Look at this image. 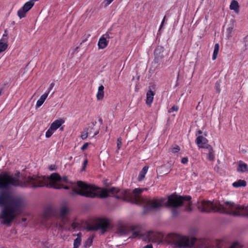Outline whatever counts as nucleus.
Wrapping results in <instances>:
<instances>
[{"mask_svg": "<svg viewBox=\"0 0 248 248\" xmlns=\"http://www.w3.org/2000/svg\"><path fill=\"white\" fill-rule=\"evenodd\" d=\"M229 248H242V246L238 242H234Z\"/></svg>", "mask_w": 248, "mask_h": 248, "instance_id": "obj_31", "label": "nucleus"}, {"mask_svg": "<svg viewBox=\"0 0 248 248\" xmlns=\"http://www.w3.org/2000/svg\"><path fill=\"white\" fill-rule=\"evenodd\" d=\"M208 154V159L210 161H213L215 159L214 151L213 150V151H212V152H209Z\"/></svg>", "mask_w": 248, "mask_h": 248, "instance_id": "obj_33", "label": "nucleus"}, {"mask_svg": "<svg viewBox=\"0 0 248 248\" xmlns=\"http://www.w3.org/2000/svg\"><path fill=\"white\" fill-rule=\"evenodd\" d=\"M198 208L201 212H217L234 216L248 217V206H241L230 202L221 204L218 201L211 202L203 201L198 203Z\"/></svg>", "mask_w": 248, "mask_h": 248, "instance_id": "obj_2", "label": "nucleus"}, {"mask_svg": "<svg viewBox=\"0 0 248 248\" xmlns=\"http://www.w3.org/2000/svg\"><path fill=\"white\" fill-rule=\"evenodd\" d=\"M180 150V148L178 145H175V147L170 149V151L173 153H177Z\"/></svg>", "mask_w": 248, "mask_h": 248, "instance_id": "obj_32", "label": "nucleus"}, {"mask_svg": "<svg viewBox=\"0 0 248 248\" xmlns=\"http://www.w3.org/2000/svg\"><path fill=\"white\" fill-rule=\"evenodd\" d=\"M148 168L149 167L147 166H145L142 168L141 170L140 171L138 178L139 181H141L144 178L145 174L148 171Z\"/></svg>", "mask_w": 248, "mask_h": 248, "instance_id": "obj_19", "label": "nucleus"}, {"mask_svg": "<svg viewBox=\"0 0 248 248\" xmlns=\"http://www.w3.org/2000/svg\"><path fill=\"white\" fill-rule=\"evenodd\" d=\"M238 8L239 4L238 2L236 0H232L230 5V9L231 10H233L235 11H236L238 10Z\"/></svg>", "mask_w": 248, "mask_h": 248, "instance_id": "obj_24", "label": "nucleus"}, {"mask_svg": "<svg viewBox=\"0 0 248 248\" xmlns=\"http://www.w3.org/2000/svg\"><path fill=\"white\" fill-rule=\"evenodd\" d=\"M130 228H133V230L130 232V233H132V235L130 238H135L139 237L140 238L141 232L139 230V228H138V227L134 226H130Z\"/></svg>", "mask_w": 248, "mask_h": 248, "instance_id": "obj_17", "label": "nucleus"}, {"mask_svg": "<svg viewBox=\"0 0 248 248\" xmlns=\"http://www.w3.org/2000/svg\"><path fill=\"white\" fill-rule=\"evenodd\" d=\"M164 49L162 46H158L154 52L155 61L159 63L162 61L164 57Z\"/></svg>", "mask_w": 248, "mask_h": 248, "instance_id": "obj_9", "label": "nucleus"}, {"mask_svg": "<svg viewBox=\"0 0 248 248\" xmlns=\"http://www.w3.org/2000/svg\"><path fill=\"white\" fill-rule=\"evenodd\" d=\"M93 242V236H90L84 242V246L85 248L90 247Z\"/></svg>", "mask_w": 248, "mask_h": 248, "instance_id": "obj_27", "label": "nucleus"}, {"mask_svg": "<svg viewBox=\"0 0 248 248\" xmlns=\"http://www.w3.org/2000/svg\"><path fill=\"white\" fill-rule=\"evenodd\" d=\"M219 46L218 44H215V46H214V52H213V56H212V59L213 60H215L217 59V54L219 51Z\"/></svg>", "mask_w": 248, "mask_h": 248, "instance_id": "obj_25", "label": "nucleus"}, {"mask_svg": "<svg viewBox=\"0 0 248 248\" xmlns=\"http://www.w3.org/2000/svg\"><path fill=\"white\" fill-rule=\"evenodd\" d=\"M248 38V35L245 37V38Z\"/></svg>", "mask_w": 248, "mask_h": 248, "instance_id": "obj_59", "label": "nucleus"}, {"mask_svg": "<svg viewBox=\"0 0 248 248\" xmlns=\"http://www.w3.org/2000/svg\"><path fill=\"white\" fill-rule=\"evenodd\" d=\"M153 89H155V85L152 86Z\"/></svg>", "mask_w": 248, "mask_h": 248, "instance_id": "obj_56", "label": "nucleus"}, {"mask_svg": "<svg viewBox=\"0 0 248 248\" xmlns=\"http://www.w3.org/2000/svg\"><path fill=\"white\" fill-rule=\"evenodd\" d=\"M104 87L103 85H100L98 89V92L96 94V98L98 100H101L104 96Z\"/></svg>", "mask_w": 248, "mask_h": 248, "instance_id": "obj_18", "label": "nucleus"}, {"mask_svg": "<svg viewBox=\"0 0 248 248\" xmlns=\"http://www.w3.org/2000/svg\"><path fill=\"white\" fill-rule=\"evenodd\" d=\"M117 141V149L119 150L121 148L122 145V139H121V138H118Z\"/></svg>", "mask_w": 248, "mask_h": 248, "instance_id": "obj_36", "label": "nucleus"}, {"mask_svg": "<svg viewBox=\"0 0 248 248\" xmlns=\"http://www.w3.org/2000/svg\"><path fill=\"white\" fill-rule=\"evenodd\" d=\"M49 169L50 170H53L55 169V166L54 165H51L49 167Z\"/></svg>", "mask_w": 248, "mask_h": 248, "instance_id": "obj_44", "label": "nucleus"}, {"mask_svg": "<svg viewBox=\"0 0 248 248\" xmlns=\"http://www.w3.org/2000/svg\"><path fill=\"white\" fill-rule=\"evenodd\" d=\"M34 0H30L25 3L22 7L25 10V12H28L34 5Z\"/></svg>", "mask_w": 248, "mask_h": 248, "instance_id": "obj_21", "label": "nucleus"}, {"mask_svg": "<svg viewBox=\"0 0 248 248\" xmlns=\"http://www.w3.org/2000/svg\"><path fill=\"white\" fill-rule=\"evenodd\" d=\"M248 170V166L246 163H240L237 168L238 171L245 172Z\"/></svg>", "mask_w": 248, "mask_h": 248, "instance_id": "obj_23", "label": "nucleus"}, {"mask_svg": "<svg viewBox=\"0 0 248 248\" xmlns=\"http://www.w3.org/2000/svg\"><path fill=\"white\" fill-rule=\"evenodd\" d=\"M60 182L70 184L72 189L70 194L71 195L77 194L81 196L93 198L99 197L107 198L109 196H115L120 192L119 189L115 187L101 188L94 185H88L81 181L77 183L68 181L66 176L62 177L57 173H53L49 176L33 175L25 179L24 181L19 180L17 177H15L9 172H3L0 174V219L1 223L8 226L11 225L15 218L23 212L25 202L20 198H11L9 190L13 186L27 187L32 188L43 187L55 189H61L62 185Z\"/></svg>", "mask_w": 248, "mask_h": 248, "instance_id": "obj_1", "label": "nucleus"}, {"mask_svg": "<svg viewBox=\"0 0 248 248\" xmlns=\"http://www.w3.org/2000/svg\"><path fill=\"white\" fill-rule=\"evenodd\" d=\"M166 16H165L163 19V20L161 22V25H160V29L159 30V31L161 30V29L162 28L163 25H164V22H165V19H166Z\"/></svg>", "mask_w": 248, "mask_h": 248, "instance_id": "obj_43", "label": "nucleus"}, {"mask_svg": "<svg viewBox=\"0 0 248 248\" xmlns=\"http://www.w3.org/2000/svg\"><path fill=\"white\" fill-rule=\"evenodd\" d=\"M48 96V93H45L42 95L41 96L40 98L39 99V100L37 101L36 104V108H38L41 107L45 101L46 100V98H47Z\"/></svg>", "mask_w": 248, "mask_h": 248, "instance_id": "obj_20", "label": "nucleus"}, {"mask_svg": "<svg viewBox=\"0 0 248 248\" xmlns=\"http://www.w3.org/2000/svg\"><path fill=\"white\" fill-rule=\"evenodd\" d=\"M155 94V93L151 90L150 88V89L146 93V103L147 105L150 106L152 103L153 102L154 99V96Z\"/></svg>", "mask_w": 248, "mask_h": 248, "instance_id": "obj_16", "label": "nucleus"}, {"mask_svg": "<svg viewBox=\"0 0 248 248\" xmlns=\"http://www.w3.org/2000/svg\"><path fill=\"white\" fill-rule=\"evenodd\" d=\"M88 145H89V143H87V142L85 143L82 145V146L81 147V150L82 151H84V150H85L87 148V147H88Z\"/></svg>", "mask_w": 248, "mask_h": 248, "instance_id": "obj_41", "label": "nucleus"}, {"mask_svg": "<svg viewBox=\"0 0 248 248\" xmlns=\"http://www.w3.org/2000/svg\"><path fill=\"white\" fill-rule=\"evenodd\" d=\"M202 148L206 149L207 150V151L208 152V153L209 152H212L213 150L212 147L208 144H207L205 145H204V147H202Z\"/></svg>", "mask_w": 248, "mask_h": 248, "instance_id": "obj_34", "label": "nucleus"}, {"mask_svg": "<svg viewBox=\"0 0 248 248\" xmlns=\"http://www.w3.org/2000/svg\"><path fill=\"white\" fill-rule=\"evenodd\" d=\"M191 197L189 196H181L173 194L168 197L167 202V206L172 208V216L174 217H177L179 214L178 208L184 205L185 210L187 212H191Z\"/></svg>", "mask_w": 248, "mask_h": 248, "instance_id": "obj_5", "label": "nucleus"}, {"mask_svg": "<svg viewBox=\"0 0 248 248\" xmlns=\"http://www.w3.org/2000/svg\"><path fill=\"white\" fill-rule=\"evenodd\" d=\"M143 248H153L152 244H148L143 247Z\"/></svg>", "mask_w": 248, "mask_h": 248, "instance_id": "obj_46", "label": "nucleus"}, {"mask_svg": "<svg viewBox=\"0 0 248 248\" xmlns=\"http://www.w3.org/2000/svg\"><path fill=\"white\" fill-rule=\"evenodd\" d=\"M70 227H69V228L68 229V230H70Z\"/></svg>", "mask_w": 248, "mask_h": 248, "instance_id": "obj_60", "label": "nucleus"}, {"mask_svg": "<svg viewBox=\"0 0 248 248\" xmlns=\"http://www.w3.org/2000/svg\"><path fill=\"white\" fill-rule=\"evenodd\" d=\"M62 188H63L64 189H69L70 187L68 186H63L62 185Z\"/></svg>", "mask_w": 248, "mask_h": 248, "instance_id": "obj_49", "label": "nucleus"}, {"mask_svg": "<svg viewBox=\"0 0 248 248\" xmlns=\"http://www.w3.org/2000/svg\"><path fill=\"white\" fill-rule=\"evenodd\" d=\"M165 240L167 244L173 245L175 248H203L205 246L203 239L176 233L168 234Z\"/></svg>", "mask_w": 248, "mask_h": 248, "instance_id": "obj_4", "label": "nucleus"}, {"mask_svg": "<svg viewBox=\"0 0 248 248\" xmlns=\"http://www.w3.org/2000/svg\"><path fill=\"white\" fill-rule=\"evenodd\" d=\"M99 121H100V122H101V123L102 122V120L101 119H100Z\"/></svg>", "mask_w": 248, "mask_h": 248, "instance_id": "obj_57", "label": "nucleus"}, {"mask_svg": "<svg viewBox=\"0 0 248 248\" xmlns=\"http://www.w3.org/2000/svg\"><path fill=\"white\" fill-rule=\"evenodd\" d=\"M77 238H81V236H82V234H81V232H79L78 234H77Z\"/></svg>", "mask_w": 248, "mask_h": 248, "instance_id": "obj_50", "label": "nucleus"}, {"mask_svg": "<svg viewBox=\"0 0 248 248\" xmlns=\"http://www.w3.org/2000/svg\"><path fill=\"white\" fill-rule=\"evenodd\" d=\"M147 188H137L133 190L126 189L121 192L124 201L137 205L146 204V207L149 211H156L163 206L164 200L160 199H147L141 196V193Z\"/></svg>", "mask_w": 248, "mask_h": 248, "instance_id": "obj_3", "label": "nucleus"}, {"mask_svg": "<svg viewBox=\"0 0 248 248\" xmlns=\"http://www.w3.org/2000/svg\"><path fill=\"white\" fill-rule=\"evenodd\" d=\"M90 36V34H88V35H87V37H89V36Z\"/></svg>", "mask_w": 248, "mask_h": 248, "instance_id": "obj_58", "label": "nucleus"}, {"mask_svg": "<svg viewBox=\"0 0 248 248\" xmlns=\"http://www.w3.org/2000/svg\"><path fill=\"white\" fill-rule=\"evenodd\" d=\"M60 130L61 131H63V127H62H62H60Z\"/></svg>", "mask_w": 248, "mask_h": 248, "instance_id": "obj_53", "label": "nucleus"}, {"mask_svg": "<svg viewBox=\"0 0 248 248\" xmlns=\"http://www.w3.org/2000/svg\"><path fill=\"white\" fill-rule=\"evenodd\" d=\"M54 132H55V131L54 130H53L52 129H51V127H50L46 133V137L47 138H50L52 136V135L54 133Z\"/></svg>", "mask_w": 248, "mask_h": 248, "instance_id": "obj_30", "label": "nucleus"}, {"mask_svg": "<svg viewBox=\"0 0 248 248\" xmlns=\"http://www.w3.org/2000/svg\"><path fill=\"white\" fill-rule=\"evenodd\" d=\"M141 239L147 242H155L158 239V234L154 231H148L140 234Z\"/></svg>", "mask_w": 248, "mask_h": 248, "instance_id": "obj_8", "label": "nucleus"}, {"mask_svg": "<svg viewBox=\"0 0 248 248\" xmlns=\"http://www.w3.org/2000/svg\"><path fill=\"white\" fill-rule=\"evenodd\" d=\"M86 40H87V39H85L82 40V43L85 42V41H86Z\"/></svg>", "mask_w": 248, "mask_h": 248, "instance_id": "obj_54", "label": "nucleus"}, {"mask_svg": "<svg viewBox=\"0 0 248 248\" xmlns=\"http://www.w3.org/2000/svg\"><path fill=\"white\" fill-rule=\"evenodd\" d=\"M64 123V120L62 119H59L54 121L50 125L51 129L55 131Z\"/></svg>", "mask_w": 248, "mask_h": 248, "instance_id": "obj_15", "label": "nucleus"}, {"mask_svg": "<svg viewBox=\"0 0 248 248\" xmlns=\"http://www.w3.org/2000/svg\"><path fill=\"white\" fill-rule=\"evenodd\" d=\"M188 162V158L186 157H183L181 159V163L183 164H186Z\"/></svg>", "mask_w": 248, "mask_h": 248, "instance_id": "obj_42", "label": "nucleus"}, {"mask_svg": "<svg viewBox=\"0 0 248 248\" xmlns=\"http://www.w3.org/2000/svg\"><path fill=\"white\" fill-rule=\"evenodd\" d=\"M107 38H109L108 34H105L102 35L99 39L98 42V46L99 49H104L107 47L108 43V41L107 40Z\"/></svg>", "mask_w": 248, "mask_h": 248, "instance_id": "obj_13", "label": "nucleus"}, {"mask_svg": "<svg viewBox=\"0 0 248 248\" xmlns=\"http://www.w3.org/2000/svg\"><path fill=\"white\" fill-rule=\"evenodd\" d=\"M113 0H105V1L107 2V3H106L107 5L109 4Z\"/></svg>", "mask_w": 248, "mask_h": 248, "instance_id": "obj_48", "label": "nucleus"}, {"mask_svg": "<svg viewBox=\"0 0 248 248\" xmlns=\"http://www.w3.org/2000/svg\"><path fill=\"white\" fill-rule=\"evenodd\" d=\"M198 134L200 135V134H202V132L201 130H199L198 132H197Z\"/></svg>", "mask_w": 248, "mask_h": 248, "instance_id": "obj_51", "label": "nucleus"}, {"mask_svg": "<svg viewBox=\"0 0 248 248\" xmlns=\"http://www.w3.org/2000/svg\"><path fill=\"white\" fill-rule=\"evenodd\" d=\"M99 130L98 129L95 132H94L92 134V137H93L94 136L97 135L99 133Z\"/></svg>", "mask_w": 248, "mask_h": 248, "instance_id": "obj_47", "label": "nucleus"}, {"mask_svg": "<svg viewBox=\"0 0 248 248\" xmlns=\"http://www.w3.org/2000/svg\"><path fill=\"white\" fill-rule=\"evenodd\" d=\"M215 88L216 89L217 92L218 93L220 92V84L219 82H217L215 84Z\"/></svg>", "mask_w": 248, "mask_h": 248, "instance_id": "obj_37", "label": "nucleus"}, {"mask_svg": "<svg viewBox=\"0 0 248 248\" xmlns=\"http://www.w3.org/2000/svg\"><path fill=\"white\" fill-rule=\"evenodd\" d=\"M8 32L5 31L2 38L0 40V53L5 50L7 47Z\"/></svg>", "mask_w": 248, "mask_h": 248, "instance_id": "obj_12", "label": "nucleus"}, {"mask_svg": "<svg viewBox=\"0 0 248 248\" xmlns=\"http://www.w3.org/2000/svg\"><path fill=\"white\" fill-rule=\"evenodd\" d=\"M110 227L109 220L107 218H99L96 224L94 225L89 224L87 226V229L89 231H96L101 230V234H104Z\"/></svg>", "mask_w": 248, "mask_h": 248, "instance_id": "obj_7", "label": "nucleus"}, {"mask_svg": "<svg viewBox=\"0 0 248 248\" xmlns=\"http://www.w3.org/2000/svg\"><path fill=\"white\" fill-rule=\"evenodd\" d=\"M26 220H27V219L26 218L23 217V218H22V221H23V222H25Z\"/></svg>", "mask_w": 248, "mask_h": 248, "instance_id": "obj_52", "label": "nucleus"}, {"mask_svg": "<svg viewBox=\"0 0 248 248\" xmlns=\"http://www.w3.org/2000/svg\"><path fill=\"white\" fill-rule=\"evenodd\" d=\"M68 212V208L65 205L62 206L58 210H56V227H59L62 230H66L65 225L68 222V219L67 214Z\"/></svg>", "mask_w": 248, "mask_h": 248, "instance_id": "obj_6", "label": "nucleus"}, {"mask_svg": "<svg viewBox=\"0 0 248 248\" xmlns=\"http://www.w3.org/2000/svg\"><path fill=\"white\" fill-rule=\"evenodd\" d=\"M88 163V160L87 159H86L84 161V162H83V169H84V168L86 167V165Z\"/></svg>", "mask_w": 248, "mask_h": 248, "instance_id": "obj_45", "label": "nucleus"}, {"mask_svg": "<svg viewBox=\"0 0 248 248\" xmlns=\"http://www.w3.org/2000/svg\"><path fill=\"white\" fill-rule=\"evenodd\" d=\"M133 230V228L130 227L120 226H119L116 231V233L120 236L128 235L130 232Z\"/></svg>", "mask_w": 248, "mask_h": 248, "instance_id": "obj_11", "label": "nucleus"}, {"mask_svg": "<svg viewBox=\"0 0 248 248\" xmlns=\"http://www.w3.org/2000/svg\"><path fill=\"white\" fill-rule=\"evenodd\" d=\"M52 217L56 218V210L51 207L46 208L42 215L43 219L46 221Z\"/></svg>", "mask_w": 248, "mask_h": 248, "instance_id": "obj_10", "label": "nucleus"}, {"mask_svg": "<svg viewBox=\"0 0 248 248\" xmlns=\"http://www.w3.org/2000/svg\"><path fill=\"white\" fill-rule=\"evenodd\" d=\"M208 140L202 136H199L196 139L195 142L199 148H202L207 144Z\"/></svg>", "mask_w": 248, "mask_h": 248, "instance_id": "obj_14", "label": "nucleus"}, {"mask_svg": "<svg viewBox=\"0 0 248 248\" xmlns=\"http://www.w3.org/2000/svg\"><path fill=\"white\" fill-rule=\"evenodd\" d=\"M96 123V122H95V123H92V125L89 126L88 127L85 129L88 134H92V130L94 129V126Z\"/></svg>", "mask_w": 248, "mask_h": 248, "instance_id": "obj_29", "label": "nucleus"}, {"mask_svg": "<svg viewBox=\"0 0 248 248\" xmlns=\"http://www.w3.org/2000/svg\"><path fill=\"white\" fill-rule=\"evenodd\" d=\"M179 109V107L177 106H173L169 110V112L171 113L174 111H177Z\"/></svg>", "mask_w": 248, "mask_h": 248, "instance_id": "obj_35", "label": "nucleus"}, {"mask_svg": "<svg viewBox=\"0 0 248 248\" xmlns=\"http://www.w3.org/2000/svg\"><path fill=\"white\" fill-rule=\"evenodd\" d=\"M78 226H79L78 223H76V222H73V223H72L71 227L73 229H75L77 228H78Z\"/></svg>", "mask_w": 248, "mask_h": 248, "instance_id": "obj_40", "label": "nucleus"}, {"mask_svg": "<svg viewBox=\"0 0 248 248\" xmlns=\"http://www.w3.org/2000/svg\"><path fill=\"white\" fill-rule=\"evenodd\" d=\"M247 185V182L244 180H239L232 184L234 187H239L241 186H245Z\"/></svg>", "mask_w": 248, "mask_h": 248, "instance_id": "obj_22", "label": "nucleus"}, {"mask_svg": "<svg viewBox=\"0 0 248 248\" xmlns=\"http://www.w3.org/2000/svg\"><path fill=\"white\" fill-rule=\"evenodd\" d=\"M25 10L22 7L17 12V15L20 19H21L26 16V13L28 12H25Z\"/></svg>", "mask_w": 248, "mask_h": 248, "instance_id": "obj_26", "label": "nucleus"}, {"mask_svg": "<svg viewBox=\"0 0 248 248\" xmlns=\"http://www.w3.org/2000/svg\"><path fill=\"white\" fill-rule=\"evenodd\" d=\"M81 243V238H77L74 240L73 248H78Z\"/></svg>", "mask_w": 248, "mask_h": 248, "instance_id": "obj_28", "label": "nucleus"}, {"mask_svg": "<svg viewBox=\"0 0 248 248\" xmlns=\"http://www.w3.org/2000/svg\"><path fill=\"white\" fill-rule=\"evenodd\" d=\"M55 85V83L54 82H52L51 83L50 85H49V88H48V90L45 93H48V94H49L50 91L53 89V88L54 87Z\"/></svg>", "mask_w": 248, "mask_h": 248, "instance_id": "obj_39", "label": "nucleus"}, {"mask_svg": "<svg viewBox=\"0 0 248 248\" xmlns=\"http://www.w3.org/2000/svg\"><path fill=\"white\" fill-rule=\"evenodd\" d=\"M85 133L81 134L80 137L82 140H85L88 136V134L85 129Z\"/></svg>", "mask_w": 248, "mask_h": 248, "instance_id": "obj_38", "label": "nucleus"}, {"mask_svg": "<svg viewBox=\"0 0 248 248\" xmlns=\"http://www.w3.org/2000/svg\"><path fill=\"white\" fill-rule=\"evenodd\" d=\"M2 91V89H0V95L1 94V93Z\"/></svg>", "mask_w": 248, "mask_h": 248, "instance_id": "obj_55", "label": "nucleus"}]
</instances>
